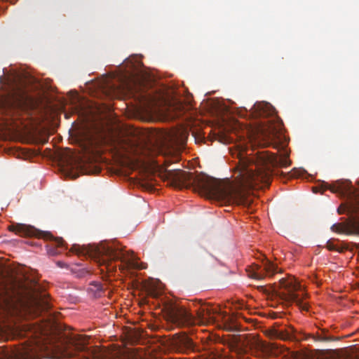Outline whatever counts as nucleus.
I'll list each match as a JSON object with an SVG mask.
<instances>
[{
    "label": "nucleus",
    "instance_id": "7ed1b4c3",
    "mask_svg": "<svg viewBox=\"0 0 359 359\" xmlns=\"http://www.w3.org/2000/svg\"><path fill=\"white\" fill-rule=\"evenodd\" d=\"M89 338L86 336L76 335L69 341V344L58 348L53 359L72 358L75 356L78 359H138L133 354H121L119 353H109L101 350H90L87 347Z\"/></svg>",
    "mask_w": 359,
    "mask_h": 359
},
{
    "label": "nucleus",
    "instance_id": "1a4fd4ad",
    "mask_svg": "<svg viewBox=\"0 0 359 359\" xmlns=\"http://www.w3.org/2000/svg\"><path fill=\"white\" fill-rule=\"evenodd\" d=\"M169 320L177 327L190 326L195 324L196 319L184 306L172 305L168 309Z\"/></svg>",
    "mask_w": 359,
    "mask_h": 359
},
{
    "label": "nucleus",
    "instance_id": "2eb2a0df",
    "mask_svg": "<svg viewBox=\"0 0 359 359\" xmlns=\"http://www.w3.org/2000/svg\"><path fill=\"white\" fill-rule=\"evenodd\" d=\"M212 314V310L207 306H202L197 311V317L201 321L210 318Z\"/></svg>",
    "mask_w": 359,
    "mask_h": 359
},
{
    "label": "nucleus",
    "instance_id": "bb28decb",
    "mask_svg": "<svg viewBox=\"0 0 359 359\" xmlns=\"http://www.w3.org/2000/svg\"><path fill=\"white\" fill-rule=\"evenodd\" d=\"M57 265L60 266H62V264L60 262H57Z\"/></svg>",
    "mask_w": 359,
    "mask_h": 359
},
{
    "label": "nucleus",
    "instance_id": "ddd939ff",
    "mask_svg": "<svg viewBox=\"0 0 359 359\" xmlns=\"http://www.w3.org/2000/svg\"><path fill=\"white\" fill-rule=\"evenodd\" d=\"M252 350L257 357L263 359L269 358V346L259 339H255L252 343Z\"/></svg>",
    "mask_w": 359,
    "mask_h": 359
},
{
    "label": "nucleus",
    "instance_id": "393cba45",
    "mask_svg": "<svg viewBox=\"0 0 359 359\" xmlns=\"http://www.w3.org/2000/svg\"><path fill=\"white\" fill-rule=\"evenodd\" d=\"M30 334H31L30 337H34L35 338H36V337H37L35 333H32V332H31Z\"/></svg>",
    "mask_w": 359,
    "mask_h": 359
},
{
    "label": "nucleus",
    "instance_id": "a211bd4d",
    "mask_svg": "<svg viewBox=\"0 0 359 359\" xmlns=\"http://www.w3.org/2000/svg\"><path fill=\"white\" fill-rule=\"evenodd\" d=\"M331 229L334 232L340 233L348 232V227L346 225L341 223L334 224L331 226Z\"/></svg>",
    "mask_w": 359,
    "mask_h": 359
},
{
    "label": "nucleus",
    "instance_id": "a878e982",
    "mask_svg": "<svg viewBox=\"0 0 359 359\" xmlns=\"http://www.w3.org/2000/svg\"><path fill=\"white\" fill-rule=\"evenodd\" d=\"M341 207H339L338 208V212H339V214L342 213V212L341 211Z\"/></svg>",
    "mask_w": 359,
    "mask_h": 359
},
{
    "label": "nucleus",
    "instance_id": "9d476101",
    "mask_svg": "<svg viewBox=\"0 0 359 359\" xmlns=\"http://www.w3.org/2000/svg\"><path fill=\"white\" fill-rule=\"evenodd\" d=\"M173 348L179 353H188L194 351L192 340L186 334L175 335L172 341Z\"/></svg>",
    "mask_w": 359,
    "mask_h": 359
},
{
    "label": "nucleus",
    "instance_id": "9b49d317",
    "mask_svg": "<svg viewBox=\"0 0 359 359\" xmlns=\"http://www.w3.org/2000/svg\"><path fill=\"white\" fill-rule=\"evenodd\" d=\"M9 231L15 232L20 236H38L39 231L32 226L23 224H15L9 226Z\"/></svg>",
    "mask_w": 359,
    "mask_h": 359
},
{
    "label": "nucleus",
    "instance_id": "412c9836",
    "mask_svg": "<svg viewBox=\"0 0 359 359\" xmlns=\"http://www.w3.org/2000/svg\"><path fill=\"white\" fill-rule=\"evenodd\" d=\"M302 171L297 169H293L291 172H288L287 175L290 177H299L301 176Z\"/></svg>",
    "mask_w": 359,
    "mask_h": 359
},
{
    "label": "nucleus",
    "instance_id": "0eeeda50",
    "mask_svg": "<svg viewBox=\"0 0 359 359\" xmlns=\"http://www.w3.org/2000/svg\"><path fill=\"white\" fill-rule=\"evenodd\" d=\"M39 341L34 339L32 344L23 345L12 350L0 351V359H39Z\"/></svg>",
    "mask_w": 359,
    "mask_h": 359
},
{
    "label": "nucleus",
    "instance_id": "aec40b11",
    "mask_svg": "<svg viewBox=\"0 0 359 359\" xmlns=\"http://www.w3.org/2000/svg\"><path fill=\"white\" fill-rule=\"evenodd\" d=\"M53 242H54V245H55L56 247L61 248H65V249L67 248L65 247V245H66L65 242L62 238H55V239H54Z\"/></svg>",
    "mask_w": 359,
    "mask_h": 359
},
{
    "label": "nucleus",
    "instance_id": "f257e3e1",
    "mask_svg": "<svg viewBox=\"0 0 359 359\" xmlns=\"http://www.w3.org/2000/svg\"><path fill=\"white\" fill-rule=\"evenodd\" d=\"M236 169L237 186L224 184L205 175H194L180 169L166 170L165 176L176 188H192L202 196L237 203H245V191L256 186H269L268 151L258 153L255 162L248 158H241Z\"/></svg>",
    "mask_w": 359,
    "mask_h": 359
},
{
    "label": "nucleus",
    "instance_id": "6e6552de",
    "mask_svg": "<svg viewBox=\"0 0 359 359\" xmlns=\"http://www.w3.org/2000/svg\"><path fill=\"white\" fill-rule=\"evenodd\" d=\"M25 306L28 311L39 315L43 311L49 310L52 304L49 294L46 291H40L36 288L29 295Z\"/></svg>",
    "mask_w": 359,
    "mask_h": 359
},
{
    "label": "nucleus",
    "instance_id": "5701e85b",
    "mask_svg": "<svg viewBox=\"0 0 359 359\" xmlns=\"http://www.w3.org/2000/svg\"><path fill=\"white\" fill-rule=\"evenodd\" d=\"M270 316H271V320L275 319L277 318V313L275 312L271 311Z\"/></svg>",
    "mask_w": 359,
    "mask_h": 359
},
{
    "label": "nucleus",
    "instance_id": "4468645a",
    "mask_svg": "<svg viewBox=\"0 0 359 359\" xmlns=\"http://www.w3.org/2000/svg\"><path fill=\"white\" fill-rule=\"evenodd\" d=\"M257 116L268 117L269 115V105L268 102L257 103L254 106Z\"/></svg>",
    "mask_w": 359,
    "mask_h": 359
},
{
    "label": "nucleus",
    "instance_id": "dca6fc26",
    "mask_svg": "<svg viewBox=\"0 0 359 359\" xmlns=\"http://www.w3.org/2000/svg\"><path fill=\"white\" fill-rule=\"evenodd\" d=\"M326 248L329 250H334V251H337L339 252H342L345 250L347 249V248L346 246L343 245L342 244L339 243V242L335 243L334 241H332V240H330L327 242Z\"/></svg>",
    "mask_w": 359,
    "mask_h": 359
},
{
    "label": "nucleus",
    "instance_id": "20e7f679",
    "mask_svg": "<svg viewBox=\"0 0 359 359\" xmlns=\"http://www.w3.org/2000/svg\"><path fill=\"white\" fill-rule=\"evenodd\" d=\"M69 252L78 255H88L92 257L100 267H104L107 273L116 271V265L114 262L118 260L125 263L127 266L137 268V264L133 261L126 260L125 255L121 250L112 248L104 243L82 245L74 244Z\"/></svg>",
    "mask_w": 359,
    "mask_h": 359
},
{
    "label": "nucleus",
    "instance_id": "39448f33",
    "mask_svg": "<svg viewBox=\"0 0 359 359\" xmlns=\"http://www.w3.org/2000/svg\"><path fill=\"white\" fill-rule=\"evenodd\" d=\"M271 302H272V296L275 294L281 299H289L297 303L304 310L308 309V306L303 302L304 294L301 295L297 293L302 291V285L296 281V280L290 277L286 278L283 276L282 269L278 267L277 262H273L271 256ZM274 306L271 302V307Z\"/></svg>",
    "mask_w": 359,
    "mask_h": 359
},
{
    "label": "nucleus",
    "instance_id": "4be33fe9",
    "mask_svg": "<svg viewBox=\"0 0 359 359\" xmlns=\"http://www.w3.org/2000/svg\"><path fill=\"white\" fill-rule=\"evenodd\" d=\"M314 339L316 341H327L329 340V338L326 336H324L323 334H318L316 336L313 337Z\"/></svg>",
    "mask_w": 359,
    "mask_h": 359
},
{
    "label": "nucleus",
    "instance_id": "f03ea898",
    "mask_svg": "<svg viewBox=\"0 0 359 359\" xmlns=\"http://www.w3.org/2000/svg\"><path fill=\"white\" fill-rule=\"evenodd\" d=\"M271 178L285 175L279 168L290 165V151L287 148L289 138L285 134L282 119L278 116L276 108L271 104Z\"/></svg>",
    "mask_w": 359,
    "mask_h": 359
},
{
    "label": "nucleus",
    "instance_id": "6ab92c4d",
    "mask_svg": "<svg viewBox=\"0 0 359 359\" xmlns=\"http://www.w3.org/2000/svg\"><path fill=\"white\" fill-rule=\"evenodd\" d=\"M136 97V99L139 100L140 102H142L144 104L149 103L152 101V97L146 93H137V95H134Z\"/></svg>",
    "mask_w": 359,
    "mask_h": 359
},
{
    "label": "nucleus",
    "instance_id": "423d86ee",
    "mask_svg": "<svg viewBox=\"0 0 359 359\" xmlns=\"http://www.w3.org/2000/svg\"><path fill=\"white\" fill-rule=\"evenodd\" d=\"M327 189H330L332 193L348 201V205L345 208L354 217V221L351 226L352 232L359 235V188L353 187L349 180H337L332 184L323 182L320 186L313 187L314 193Z\"/></svg>",
    "mask_w": 359,
    "mask_h": 359
},
{
    "label": "nucleus",
    "instance_id": "f3484780",
    "mask_svg": "<svg viewBox=\"0 0 359 359\" xmlns=\"http://www.w3.org/2000/svg\"><path fill=\"white\" fill-rule=\"evenodd\" d=\"M255 266L256 269H253L252 271L250 272L249 276L253 278L262 279L264 276L263 271L266 270V266L263 270L261 269V267H258L257 265H255Z\"/></svg>",
    "mask_w": 359,
    "mask_h": 359
},
{
    "label": "nucleus",
    "instance_id": "b1692460",
    "mask_svg": "<svg viewBox=\"0 0 359 359\" xmlns=\"http://www.w3.org/2000/svg\"><path fill=\"white\" fill-rule=\"evenodd\" d=\"M273 344L272 343H271V345H270V347H271V356H272V355L273 354Z\"/></svg>",
    "mask_w": 359,
    "mask_h": 359
},
{
    "label": "nucleus",
    "instance_id": "f8f14e48",
    "mask_svg": "<svg viewBox=\"0 0 359 359\" xmlns=\"http://www.w3.org/2000/svg\"><path fill=\"white\" fill-rule=\"evenodd\" d=\"M271 339L276 338L280 339H289L290 334L286 330L285 325L283 322H275L271 323Z\"/></svg>",
    "mask_w": 359,
    "mask_h": 359
}]
</instances>
